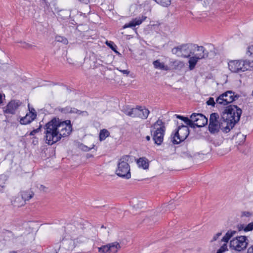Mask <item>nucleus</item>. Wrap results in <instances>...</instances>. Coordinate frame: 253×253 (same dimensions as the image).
Returning a JSON list of instances; mask_svg holds the SVG:
<instances>
[{
    "instance_id": "nucleus-1",
    "label": "nucleus",
    "mask_w": 253,
    "mask_h": 253,
    "mask_svg": "<svg viewBox=\"0 0 253 253\" xmlns=\"http://www.w3.org/2000/svg\"><path fill=\"white\" fill-rule=\"evenodd\" d=\"M46 143L52 145L59 141L62 137L70 134L72 130L71 121H62L54 118L44 127Z\"/></svg>"
},
{
    "instance_id": "nucleus-2",
    "label": "nucleus",
    "mask_w": 253,
    "mask_h": 253,
    "mask_svg": "<svg viewBox=\"0 0 253 253\" xmlns=\"http://www.w3.org/2000/svg\"><path fill=\"white\" fill-rule=\"evenodd\" d=\"M58 236L62 246L66 250L73 251L80 244L87 241L84 235L83 229L77 228L75 226L69 224L59 231Z\"/></svg>"
},
{
    "instance_id": "nucleus-3",
    "label": "nucleus",
    "mask_w": 253,
    "mask_h": 253,
    "mask_svg": "<svg viewBox=\"0 0 253 253\" xmlns=\"http://www.w3.org/2000/svg\"><path fill=\"white\" fill-rule=\"evenodd\" d=\"M228 67L231 73H240L253 70V60L249 59L230 60Z\"/></svg>"
},
{
    "instance_id": "nucleus-4",
    "label": "nucleus",
    "mask_w": 253,
    "mask_h": 253,
    "mask_svg": "<svg viewBox=\"0 0 253 253\" xmlns=\"http://www.w3.org/2000/svg\"><path fill=\"white\" fill-rule=\"evenodd\" d=\"M242 113V110L237 106L230 105L225 108L221 116L224 120H229L235 125L239 121Z\"/></svg>"
},
{
    "instance_id": "nucleus-5",
    "label": "nucleus",
    "mask_w": 253,
    "mask_h": 253,
    "mask_svg": "<svg viewBox=\"0 0 253 253\" xmlns=\"http://www.w3.org/2000/svg\"><path fill=\"white\" fill-rule=\"evenodd\" d=\"M129 158L128 155H124L119 159L115 171L116 174L119 177L127 179L131 177L130 166L128 164Z\"/></svg>"
},
{
    "instance_id": "nucleus-6",
    "label": "nucleus",
    "mask_w": 253,
    "mask_h": 253,
    "mask_svg": "<svg viewBox=\"0 0 253 253\" xmlns=\"http://www.w3.org/2000/svg\"><path fill=\"white\" fill-rule=\"evenodd\" d=\"M154 129L153 139L155 143L160 145L163 142L164 136L165 133V126L164 123L161 120H158L153 125Z\"/></svg>"
},
{
    "instance_id": "nucleus-7",
    "label": "nucleus",
    "mask_w": 253,
    "mask_h": 253,
    "mask_svg": "<svg viewBox=\"0 0 253 253\" xmlns=\"http://www.w3.org/2000/svg\"><path fill=\"white\" fill-rule=\"evenodd\" d=\"M194 46V44L190 43L182 44L173 47L171 52L179 57L188 58L194 54L192 50Z\"/></svg>"
},
{
    "instance_id": "nucleus-8",
    "label": "nucleus",
    "mask_w": 253,
    "mask_h": 253,
    "mask_svg": "<svg viewBox=\"0 0 253 253\" xmlns=\"http://www.w3.org/2000/svg\"><path fill=\"white\" fill-rule=\"evenodd\" d=\"M239 97L232 91H227L220 94L216 99V105L225 106L232 103Z\"/></svg>"
},
{
    "instance_id": "nucleus-9",
    "label": "nucleus",
    "mask_w": 253,
    "mask_h": 253,
    "mask_svg": "<svg viewBox=\"0 0 253 253\" xmlns=\"http://www.w3.org/2000/svg\"><path fill=\"white\" fill-rule=\"evenodd\" d=\"M189 133L188 127L181 125L179 126L177 131L172 137L171 141L174 144H177L184 141Z\"/></svg>"
},
{
    "instance_id": "nucleus-10",
    "label": "nucleus",
    "mask_w": 253,
    "mask_h": 253,
    "mask_svg": "<svg viewBox=\"0 0 253 253\" xmlns=\"http://www.w3.org/2000/svg\"><path fill=\"white\" fill-rule=\"evenodd\" d=\"M246 236H240L233 239L230 242V247L237 251H241L245 249L248 245Z\"/></svg>"
},
{
    "instance_id": "nucleus-11",
    "label": "nucleus",
    "mask_w": 253,
    "mask_h": 253,
    "mask_svg": "<svg viewBox=\"0 0 253 253\" xmlns=\"http://www.w3.org/2000/svg\"><path fill=\"white\" fill-rule=\"evenodd\" d=\"M190 121L193 125L192 128H194L195 126L201 127L205 126L208 123V119L202 114L193 113L190 116Z\"/></svg>"
},
{
    "instance_id": "nucleus-12",
    "label": "nucleus",
    "mask_w": 253,
    "mask_h": 253,
    "mask_svg": "<svg viewBox=\"0 0 253 253\" xmlns=\"http://www.w3.org/2000/svg\"><path fill=\"white\" fill-rule=\"evenodd\" d=\"M21 105V102L19 100H11L5 107L3 108L4 115L7 118V114H14L15 111Z\"/></svg>"
},
{
    "instance_id": "nucleus-13",
    "label": "nucleus",
    "mask_w": 253,
    "mask_h": 253,
    "mask_svg": "<svg viewBox=\"0 0 253 253\" xmlns=\"http://www.w3.org/2000/svg\"><path fill=\"white\" fill-rule=\"evenodd\" d=\"M29 112L25 116L22 117L20 120V123L22 125H27L34 121L37 117V112L34 108H30L28 105Z\"/></svg>"
},
{
    "instance_id": "nucleus-14",
    "label": "nucleus",
    "mask_w": 253,
    "mask_h": 253,
    "mask_svg": "<svg viewBox=\"0 0 253 253\" xmlns=\"http://www.w3.org/2000/svg\"><path fill=\"white\" fill-rule=\"evenodd\" d=\"M57 110L63 114L67 113H75L82 116H87L88 114L87 111H81L76 108L71 107L70 106H66L65 107H58Z\"/></svg>"
},
{
    "instance_id": "nucleus-15",
    "label": "nucleus",
    "mask_w": 253,
    "mask_h": 253,
    "mask_svg": "<svg viewBox=\"0 0 253 253\" xmlns=\"http://www.w3.org/2000/svg\"><path fill=\"white\" fill-rule=\"evenodd\" d=\"M188 58H189L188 61L189 69L190 70H192L195 68L199 60L206 58V54L205 53L203 54L202 55L196 54L195 56H190Z\"/></svg>"
},
{
    "instance_id": "nucleus-16",
    "label": "nucleus",
    "mask_w": 253,
    "mask_h": 253,
    "mask_svg": "<svg viewBox=\"0 0 253 253\" xmlns=\"http://www.w3.org/2000/svg\"><path fill=\"white\" fill-rule=\"evenodd\" d=\"M219 125L220 129L226 133L228 132L235 125L229 120H224L222 119L221 116L219 122Z\"/></svg>"
},
{
    "instance_id": "nucleus-17",
    "label": "nucleus",
    "mask_w": 253,
    "mask_h": 253,
    "mask_svg": "<svg viewBox=\"0 0 253 253\" xmlns=\"http://www.w3.org/2000/svg\"><path fill=\"white\" fill-rule=\"evenodd\" d=\"M147 17L143 16L141 17H137L132 19L128 23L126 24L124 26L123 28H131L140 25L144 20H146Z\"/></svg>"
},
{
    "instance_id": "nucleus-18",
    "label": "nucleus",
    "mask_w": 253,
    "mask_h": 253,
    "mask_svg": "<svg viewBox=\"0 0 253 253\" xmlns=\"http://www.w3.org/2000/svg\"><path fill=\"white\" fill-rule=\"evenodd\" d=\"M138 111L137 117L143 120L146 119L150 113L148 109L141 106H138Z\"/></svg>"
},
{
    "instance_id": "nucleus-19",
    "label": "nucleus",
    "mask_w": 253,
    "mask_h": 253,
    "mask_svg": "<svg viewBox=\"0 0 253 253\" xmlns=\"http://www.w3.org/2000/svg\"><path fill=\"white\" fill-rule=\"evenodd\" d=\"M220 129V125L219 122L210 123L209 125V130L211 133H217Z\"/></svg>"
},
{
    "instance_id": "nucleus-20",
    "label": "nucleus",
    "mask_w": 253,
    "mask_h": 253,
    "mask_svg": "<svg viewBox=\"0 0 253 253\" xmlns=\"http://www.w3.org/2000/svg\"><path fill=\"white\" fill-rule=\"evenodd\" d=\"M34 195V192L31 190L22 191L20 192V196L24 200L25 203L26 201H29L32 198Z\"/></svg>"
},
{
    "instance_id": "nucleus-21",
    "label": "nucleus",
    "mask_w": 253,
    "mask_h": 253,
    "mask_svg": "<svg viewBox=\"0 0 253 253\" xmlns=\"http://www.w3.org/2000/svg\"><path fill=\"white\" fill-rule=\"evenodd\" d=\"M25 201L21 196H18L15 197V198L12 201V204L14 207H21L25 205Z\"/></svg>"
},
{
    "instance_id": "nucleus-22",
    "label": "nucleus",
    "mask_w": 253,
    "mask_h": 253,
    "mask_svg": "<svg viewBox=\"0 0 253 253\" xmlns=\"http://www.w3.org/2000/svg\"><path fill=\"white\" fill-rule=\"evenodd\" d=\"M195 45L193 47V50H195L197 52L196 54H200L202 55L203 54L205 53L206 54V58L208 57L209 52L208 51L205 49V48L203 46H199L197 44H194Z\"/></svg>"
},
{
    "instance_id": "nucleus-23",
    "label": "nucleus",
    "mask_w": 253,
    "mask_h": 253,
    "mask_svg": "<svg viewBox=\"0 0 253 253\" xmlns=\"http://www.w3.org/2000/svg\"><path fill=\"white\" fill-rule=\"evenodd\" d=\"M153 64L156 69H161L162 70L167 71L169 67L166 65L164 63L160 62L159 60H156L153 62Z\"/></svg>"
},
{
    "instance_id": "nucleus-24",
    "label": "nucleus",
    "mask_w": 253,
    "mask_h": 253,
    "mask_svg": "<svg viewBox=\"0 0 253 253\" xmlns=\"http://www.w3.org/2000/svg\"><path fill=\"white\" fill-rule=\"evenodd\" d=\"M109 253H117L121 248L120 244L117 242H113L108 244Z\"/></svg>"
},
{
    "instance_id": "nucleus-25",
    "label": "nucleus",
    "mask_w": 253,
    "mask_h": 253,
    "mask_svg": "<svg viewBox=\"0 0 253 253\" xmlns=\"http://www.w3.org/2000/svg\"><path fill=\"white\" fill-rule=\"evenodd\" d=\"M137 164L139 167H141L144 169H148L149 168V163L147 160L144 158H139L137 161Z\"/></svg>"
},
{
    "instance_id": "nucleus-26",
    "label": "nucleus",
    "mask_w": 253,
    "mask_h": 253,
    "mask_svg": "<svg viewBox=\"0 0 253 253\" xmlns=\"http://www.w3.org/2000/svg\"><path fill=\"white\" fill-rule=\"evenodd\" d=\"M236 233V231L229 230L228 231L224 237L222 238L221 241L227 243L229 241L230 238Z\"/></svg>"
},
{
    "instance_id": "nucleus-27",
    "label": "nucleus",
    "mask_w": 253,
    "mask_h": 253,
    "mask_svg": "<svg viewBox=\"0 0 253 253\" xmlns=\"http://www.w3.org/2000/svg\"><path fill=\"white\" fill-rule=\"evenodd\" d=\"M175 116L176 117V118L182 120L183 121H184V123L187 126H192L193 125L191 123V121H190V119H189L188 118L185 117H183V116H180L179 115H176V114L175 115Z\"/></svg>"
},
{
    "instance_id": "nucleus-28",
    "label": "nucleus",
    "mask_w": 253,
    "mask_h": 253,
    "mask_svg": "<svg viewBox=\"0 0 253 253\" xmlns=\"http://www.w3.org/2000/svg\"><path fill=\"white\" fill-rule=\"evenodd\" d=\"M109 132L105 129L101 130L99 134V138L101 141L104 140L109 135Z\"/></svg>"
},
{
    "instance_id": "nucleus-29",
    "label": "nucleus",
    "mask_w": 253,
    "mask_h": 253,
    "mask_svg": "<svg viewBox=\"0 0 253 253\" xmlns=\"http://www.w3.org/2000/svg\"><path fill=\"white\" fill-rule=\"evenodd\" d=\"M138 111V106H137L135 108H131L129 116L132 118L137 117Z\"/></svg>"
},
{
    "instance_id": "nucleus-30",
    "label": "nucleus",
    "mask_w": 253,
    "mask_h": 253,
    "mask_svg": "<svg viewBox=\"0 0 253 253\" xmlns=\"http://www.w3.org/2000/svg\"><path fill=\"white\" fill-rule=\"evenodd\" d=\"M109 245H104L98 248V252L100 253H109Z\"/></svg>"
},
{
    "instance_id": "nucleus-31",
    "label": "nucleus",
    "mask_w": 253,
    "mask_h": 253,
    "mask_svg": "<svg viewBox=\"0 0 253 253\" xmlns=\"http://www.w3.org/2000/svg\"><path fill=\"white\" fill-rule=\"evenodd\" d=\"M219 118V115L217 113H212L210 118V123L218 122V119Z\"/></svg>"
},
{
    "instance_id": "nucleus-32",
    "label": "nucleus",
    "mask_w": 253,
    "mask_h": 253,
    "mask_svg": "<svg viewBox=\"0 0 253 253\" xmlns=\"http://www.w3.org/2000/svg\"><path fill=\"white\" fill-rule=\"evenodd\" d=\"M2 236L4 237V240H7L12 237V233L9 230H5L2 232Z\"/></svg>"
},
{
    "instance_id": "nucleus-33",
    "label": "nucleus",
    "mask_w": 253,
    "mask_h": 253,
    "mask_svg": "<svg viewBox=\"0 0 253 253\" xmlns=\"http://www.w3.org/2000/svg\"><path fill=\"white\" fill-rule=\"evenodd\" d=\"M242 229L245 232L250 231L253 230V222L249 223L248 225L244 226L242 225Z\"/></svg>"
},
{
    "instance_id": "nucleus-34",
    "label": "nucleus",
    "mask_w": 253,
    "mask_h": 253,
    "mask_svg": "<svg viewBox=\"0 0 253 253\" xmlns=\"http://www.w3.org/2000/svg\"><path fill=\"white\" fill-rule=\"evenodd\" d=\"M57 42H61L64 44H67L68 41L67 39L63 37L58 36L56 38Z\"/></svg>"
},
{
    "instance_id": "nucleus-35",
    "label": "nucleus",
    "mask_w": 253,
    "mask_h": 253,
    "mask_svg": "<svg viewBox=\"0 0 253 253\" xmlns=\"http://www.w3.org/2000/svg\"><path fill=\"white\" fill-rule=\"evenodd\" d=\"M207 104L208 105H211L212 107H214L215 104H216V101H214L213 98L210 97L209 100L207 101Z\"/></svg>"
},
{
    "instance_id": "nucleus-36",
    "label": "nucleus",
    "mask_w": 253,
    "mask_h": 253,
    "mask_svg": "<svg viewBox=\"0 0 253 253\" xmlns=\"http://www.w3.org/2000/svg\"><path fill=\"white\" fill-rule=\"evenodd\" d=\"M227 250V245L226 243L224 244L217 251L216 253H223Z\"/></svg>"
},
{
    "instance_id": "nucleus-37",
    "label": "nucleus",
    "mask_w": 253,
    "mask_h": 253,
    "mask_svg": "<svg viewBox=\"0 0 253 253\" xmlns=\"http://www.w3.org/2000/svg\"><path fill=\"white\" fill-rule=\"evenodd\" d=\"M106 44L107 45H108L113 51H115L116 52H118L116 50V46L114 45V42H109L107 41Z\"/></svg>"
},
{
    "instance_id": "nucleus-38",
    "label": "nucleus",
    "mask_w": 253,
    "mask_h": 253,
    "mask_svg": "<svg viewBox=\"0 0 253 253\" xmlns=\"http://www.w3.org/2000/svg\"><path fill=\"white\" fill-rule=\"evenodd\" d=\"M253 215L252 213L250 212V211H242V213H241V216L243 217V216H245V217H251Z\"/></svg>"
},
{
    "instance_id": "nucleus-39",
    "label": "nucleus",
    "mask_w": 253,
    "mask_h": 253,
    "mask_svg": "<svg viewBox=\"0 0 253 253\" xmlns=\"http://www.w3.org/2000/svg\"><path fill=\"white\" fill-rule=\"evenodd\" d=\"M136 201V199H133L131 201V203L132 204H133V206L134 208H139L141 207H142V205L143 203L142 202H139L137 204H135V203Z\"/></svg>"
},
{
    "instance_id": "nucleus-40",
    "label": "nucleus",
    "mask_w": 253,
    "mask_h": 253,
    "mask_svg": "<svg viewBox=\"0 0 253 253\" xmlns=\"http://www.w3.org/2000/svg\"><path fill=\"white\" fill-rule=\"evenodd\" d=\"M248 54L250 56L253 57V45H251L248 47Z\"/></svg>"
},
{
    "instance_id": "nucleus-41",
    "label": "nucleus",
    "mask_w": 253,
    "mask_h": 253,
    "mask_svg": "<svg viewBox=\"0 0 253 253\" xmlns=\"http://www.w3.org/2000/svg\"><path fill=\"white\" fill-rule=\"evenodd\" d=\"M130 109H131V108H130L128 106H126L123 108V111L126 115L129 116Z\"/></svg>"
},
{
    "instance_id": "nucleus-42",
    "label": "nucleus",
    "mask_w": 253,
    "mask_h": 253,
    "mask_svg": "<svg viewBox=\"0 0 253 253\" xmlns=\"http://www.w3.org/2000/svg\"><path fill=\"white\" fill-rule=\"evenodd\" d=\"M41 126H42L40 125L38 128L33 130L30 133V135H34L36 133L39 132L40 131V130H41Z\"/></svg>"
},
{
    "instance_id": "nucleus-43",
    "label": "nucleus",
    "mask_w": 253,
    "mask_h": 253,
    "mask_svg": "<svg viewBox=\"0 0 253 253\" xmlns=\"http://www.w3.org/2000/svg\"><path fill=\"white\" fill-rule=\"evenodd\" d=\"M222 233L219 232L214 235L212 238V239L211 240V242L215 241H216L218 238L221 235Z\"/></svg>"
},
{
    "instance_id": "nucleus-44",
    "label": "nucleus",
    "mask_w": 253,
    "mask_h": 253,
    "mask_svg": "<svg viewBox=\"0 0 253 253\" xmlns=\"http://www.w3.org/2000/svg\"><path fill=\"white\" fill-rule=\"evenodd\" d=\"M80 148L84 151H88L90 150L91 148L88 147L87 146L84 145L83 144H81L80 146Z\"/></svg>"
},
{
    "instance_id": "nucleus-45",
    "label": "nucleus",
    "mask_w": 253,
    "mask_h": 253,
    "mask_svg": "<svg viewBox=\"0 0 253 253\" xmlns=\"http://www.w3.org/2000/svg\"><path fill=\"white\" fill-rule=\"evenodd\" d=\"M22 45H21V46L23 48H30V47H31V45L29 44V43H27L25 42H21Z\"/></svg>"
},
{
    "instance_id": "nucleus-46",
    "label": "nucleus",
    "mask_w": 253,
    "mask_h": 253,
    "mask_svg": "<svg viewBox=\"0 0 253 253\" xmlns=\"http://www.w3.org/2000/svg\"><path fill=\"white\" fill-rule=\"evenodd\" d=\"M59 248H60V247H59L57 248V249L54 250V251H52V249H49L48 250V252L47 253H57L58 251L59 250Z\"/></svg>"
},
{
    "instance_id": "nucleus-47",
    "label": "nucleus",
    "mask_w": 253,
    "mask_h": 253,
    "mask_svg": "<svg viewBox=\"0 0 253 253\" xmlns=\"http://www.w3.org/2000/svg\"><path fill=\"white\" fill-rule=\"evenodd\" d=\"M40 190L43 191H46L47 188L43 185H40L39 187H38Z\"/></svg>"
},
{
    "instance_id": "nucleus-48",
    "label": "nucleus",
    "mask_w": 253,
    "mask_h": 253,
    "mask_svg": "<svg viewBox=\"0 0 253 253\" xmlns=\"http://www.w3.org/2000/svg\"><path fill=\"white\" fill-rule=\"evenodd\" d=\"M120 72L123 73L124 74L128 75L129 73V71L127 70H120Z\"/></svg>"
},
{
    "instance_id": "nucleus-49",
    "label": "nucleus",
    "mask_w": 253,
    "mask_h": 253,
    "mask_svg": "<svg viewBox=\"0 0 253 253\" xmlns=\"http://www.w3.org/2000/svg\"><path fill=\"white\" fill-rule=\"evenodd\" d=\"M247 253H253V245L249 248Z\"/></svg>"
},
{
    "instance_id": "nucleus-50",
    "label": "nucleus",
    "mask_w": 253,
    "mask_h": 253,
    "mask_svg": "<svg viewBox=\"0 0 253 253\" xmlns=\"http://www.w3.org/2000/svg\"><path fill=\"white\" fill-rule=\"evenodd\" d=\"M79 0L82 2L85 3V4H87L89 2V1H90V0Z\"/></svg>"
},
{
    "instance_id": "nucleus-51",
    "label": "nucleus",
    "mask_w": 253,
    "mask_h": 253,
    "mask_svg": "<svg viewBox=\"0 0 253 253\" xmlns=\"http://www.w3.org/2000/svg\"><path fill=\"white\" fill-rule=\"evenodd\" d=\"M3 97L4 98L5 97V95L3 94H1V96H0V97H1V104L2 103V98Z\"/></svg>"
},
{
    "instance_id": "nucleus-52",
    "label": "nucleus",
    "mask_w": 253,
    "mask_h": 253,
    "mask_svg": "<svg viewBox=\"0 0 253 253\" xmlns=\"http://www.w3.org/2000/svg\"><path fill=\"white\" fill-rule=\"evenodd\" d=\"M146 139L147 140V141H149L150 140V136L148 135L146 137Z\"/></svg>"
},
{
    "instance_id": "nucleus-53",
    "label": "nucleus",
    "mask_w": 253,
    "mask_h": 253,
    "mask_svg": "<svg viewBox=\"0 0 253 253\" xmlns=\"http://www.w3.org/2000/svg\"><path fill=\"white\" fill-rule=\"evenodd\" d=\"M105 232H106V235H107V236H108V234H109V232H108V230H106Z\"/></svg>"
},
{
    "instance_id": "nucleus-54",
    "label": "nucleus",
    "mask_w": 253,
    "mask_h": 253,
    "mask_svg": "<svg viewBox=\"0 0 253 253\" xmlns=\"http://www.w3.org/2000/svg\"><path fill=\"white\" fill-rule=\"evenodd\" d=\"M10 253H16V252H10Z\"/></svg>"
},
{
    "instance_id": "nucleus-55",
    "label": "nucleus",
    "mask_w": 253,
    "mask_h": 253,
    "mask_svg": "<svg viewBox=\"0 0 253 253\" xmlns=\"http://www.w3.org/2000/svg\"><path fill=\"white\" fill-rule=\"evenodd\" d=\"M104 228V226H103V225H102V226H101V228Z\"/></svg>"
},
{
    "instance_id": "nucleus-56",
    "label": "nucleus",
    "mask_w": 253,
    "mask_h": 253,
    "mask_svg": "<svg viewBox=\"0 0 253 253\" xmlns=\"http://www.w3.org/2000/svg\"><path fill=\"white\" fill-rule=\"evenodd\" d=\"M252 95L253 96V91H252Z\"/></svg>"
},
{
    "instance_id": "nucleus-57",
    "label": "nucleus",
    "mask_w": 253,
    "mask_h": 253,
    "mask_svg": "<svg viewBox=\"0 0 253 253\" xmlns=\"http://www.w3.org/2000/svg\"><path fill=\"white\" fill-rule=\"evenodd\" d=\"M88 156V155H87ZM90 157V156H87V158Z\"/></svg>"
}]
</instances>
